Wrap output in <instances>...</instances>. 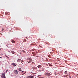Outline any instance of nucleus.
<instances>
[{"label": "nucleus", "mask_w": 78, "mask_h": 78, "mask_svg": "<svg viewBox=\"0 0 78 78\" xmlns=\"http://www.w3.org/2000/svg\"><path fill=\"white\" fill-rule=\"evenodd\" d=\"M32 61V59L30 58H28L27 59V62L30 63Z\"/></svg>", "instance_id": "1"}, {"label": "nucleus", "mask_w": 78, "mask_h": 78, "mask_svg": "<svg viewBox=\"0 0 78 78\" xmlns=\"http://www.w3.org/2000/svg\"><path fill=\"white\" fill-rule=\"evenodd\" d=\"M2 75L1 76V78H6V76H5V74L2 73Z\"/></svg>", "instance_id": "2"}, {"label": "nucleus", "mask_w": 78, "mask_h": 78, "mask_svg": "<svg viewBox=\"0 0 78 78\" xmlns=\"http://www.w3.org/2000/svg\"><path fill=\"white\" fill-rule=\"evenodd\" d=\"M44 75L46 76H50V75H51V74L48 73H45Z\"/></svg>", "instance_id": "3"}, {"label": "nucleus", "mask_w": 78, "mask_h": 78, "mask_svg": "<svg viewBox=\"0 0 78 78\" xmlns=\"http://www.w3.org/2000/svg\"><path fill=\"white\" fill-rule=\"evenodd\" d=\"M14 72L15 74H18L19 73L18 71L16 69L14 70Z\"/></svg>", "instance_id": "4"}, {"label": "nucleus", "mask_w": 78, "mask_h": 78, "mask_svg": "<svg viewBox=\"0 0 78 78\" xmlns=\"http://www.w3.org/2000/svg\"><path fill=\"white\" fill-rule=\"evenodd\" d=\"M34 78V76H28L27 77V78Z\"/></svg>", "instance_id": "5"}, {"label": "nucleus", "mask_w": 78, "mask_h": 78, "mask_svg": "<svg viewBox=\"0 0 78 78\" xmlns=\"http://www.w3.org/2000/svg\"><path fill=\"white\" fill-rule=\"evenodd\" d=\"M32 69L33 70H34V69H37V67L35 66H34L33 67Z\"/></svg>", "instance_id": "6"}, {"label": "nucleus", "mask_w": 78, "mask_h": 78, "mask_svg": "<svg viewBox=\"0 0 78 78\" xmlns=\"http://www.w3.org/2000/svg\"><path fill=\"white\" fill-rule=\"evenodd\" d=\"M20 61H21V59H20V58L18 59L17 60L18 62H20Z\"/></svg>", "instance_id": "7"}, {"label": "nucleus", "mask_w": 78, "mask_h": 78, "mask_svg": "<svg viewBox=\"0 0 78 78\" xmlns=\"http://www.w3.org/2000/svg\"><path fill=\"white\" fill-rule=\"evenodd\" d=\"M12 65H13V66H14V67L16 66V64H15V63H12Z\"/></svg>", "instance_id": "8"}, {"label": "nucleus", "mask_w": 78, "mask_h": 78, "mask_svg": "<svg viewBox=\"0 0 78 78\" xmlns=\"http://www.w3.org/2000/svg\"><path fill=\"white\" fill-rule=\"evenodd\" d=\"M67 71H65V74L66 75H67Z\"/></svg>", "instance_id": "9"}, {"label": "nucleus", "mask_w": 78, "mask_h": 78, "mask_svg": "<svg viewBox=\"0 0 78 78\" xmlns=\"http://www.w3.org/2000/svg\"><path fill=\"white\" fill-rule=\"evenodd\" d=\"M38 68H41V67H42V66L41 65H39L38 66Z\"/></svg>", "instance_id": "10"}, {"label": "nucleus", "mask_w": 78, "mask_h": 78, "mask_svg": "<svg viewBox=\"0 0 78 78\" xmlns=\"http://www.w3.org/2000/svg\"><path fill=\"white\" fill-rule=\"evenodd\" d=\"M18 70H19V71H22V69L21 68L18 69Z\"/></svg>", "instance_id": "11"}, {"label": "nucleus", "mask_w": 78, "mask_h": 78, "mask_svg": "<svg viewBox=\"0 0 78 78\" xmlns=\"http://www.w3.org/2000/svg\"><path fill=\"white\" fill-rule=\"evenodd\" d=\"M38 77L39 78H43V77H41V76H38Z\"/></svg>", "instance_id": "12"}, {"label": "nucleus", "mask_w": 78, "mask_h": 78, "mask_svg": "<svg viewBox=\"0 0 78 78\" xmlns=\"http://www.w3.org/2000/svg\"><path fill=\"white\" fill-rule=\"evenodd\" d=\"M12 43H15L16 42L15 41H12Z\"/></svg>", "instance_id": "13"}, {"label": "nucleus", "mask_w": 78, "mask_h": 78, "mask_svg": "<svg viewBox=\"0 0 78 78\" xmlns=\"http://www.w3.org/2000/svg\"><path fill=\"white\" fill-rule=\"evenodd\" d=\"M26 41H27V40L25 39H24V40L23 41V42H26Z\"/></svg>", "instance_id": "14"}, {"label": "nucleus", "mask_w": 78, "mask_h": 78, "mask_svg": "<svg viewBox=\"0 0 78 78\" xmlns=\"http://www.w3.org/2000/svg\"><path fill=\"white\" fill-rule=\"evenodd\" d=\"M11 52L12 54H14V51H11Z\"/></svg>", "instance_id": "15"}, {"label": "nucleus", "mask_w": 78, "mask_h": 78, "mask_svg": "<svg viewBox=\"0 0 78 78\" xmlns=\"http://www.w3.org/2000/svg\"><path fill=\"white\" fill-rule=\"evenodd\" d=\"M69 75H67L66 76H64V77H67V76H68Z\"/></svg>", "instance_id": "16"}, {"label": "nucleus", "mask_w": 78, "mask_h": 78, "mask_svg": "<svg viewBox=\"0 0 78 78\" xmlns=\"http://www.w3.org/2000/svg\"><path fill=\"white\" fill-rule=\"evenodd\" d=\"M26 73V71H24V73H23L22 74V75H24Z\"/></svg>", "instance_id": "17"}, {"label": "nucleus", "mask_w": 78, "mask_h": 78, "mask_svg": "<svg viewBox=\"0 0 78 78\" xmlns=\"http://www.w3.org/2000/svg\"><path fill=\"white\" fill-rule=\"evenodd\" d=\"M23 60H21V63L22 64H23Z\"/></svg>", "instance_id": "18"}, {"label": "nucleus", "mask_w": 78, "mask_h": 78, "mask_svg": "<svg viewBox=\"0 0 78 78\" xmlns=\"http://www.w3.org/2000/svg\"><path fill=\"white\" fill-rule=\"evenodd\" d=\"M32 65H33L34 66V63L33 62H32Z\"/></svg>", "instance_id": "19"}, {"label": "nucleus", "mask_w": 78, "mask_h": 78, "mask_svg": "<svg viewBox=\"0 0 78 78\" xmlns=\"http://www.w3.org/2000/svg\"><path fill=\"white\" fill-rule=\"evenodd\" d=\"M23 53H25V51H23Z\"/></svg>", "instance_id": "20"}, {"label": "nucleus", "mask_w": 78, "mask_h": 78, "mask_svg": "<svg viewBox=\"0 0 78 78\" xmlns=\"http://www.w3.org/2000/svg\"><path fill=\"white\" fill-rule=\"evenodd\" d=\"M23 72H24L23 73H25V71H22L21 73H23Z\"/></svg>", "instance_id": "21"}, {"label": "nucleus", "mask_w": 78, "mask_h": 78, "mask_svg": "<svg viewBox=\"0 0 78 78\" xmlns=\"http://www.w3.org/2000/svg\"><path fill=\"white\" fill-rule=\"evenodd\" d=\"M39 47H41V48H42V46H41V45H39Z\"/></svg>", "instance_id": "22"}, {"label": "nucleus", "mask_w": 78, "mask_h": 78, "mask_svg": "<svg viewBox=\"0 0 78 78\" xmlns=\"http://www.w3.org/2000/svg\"><path fill=\"white\" fill-rule=\"evenodd\" d=\"M6 56L7 57V58H9V57H8L7 56Z\"/></svg>", "instance_id": "23"}, {"label": "nucleus", "mask_w": 78, "mask_h": 78, "mask_svg": "<svg viewBox=\"0 0 78 78\" xmlns=\"http://www.w3.org/2000/svg\"><path fill=\"white\" fill-rule=\"evenodd\" d=\"M36 55V54H34L33 55V56H35Z\"/></svg>", "instance_id": "24"}, {"label": "nucleus", "mask_w": 78, "mask_h": 78, "mask_svg": "<svg viewBox=\"0 0 78 78\" xmlns=\"http://www.w3.org/2000/svg\"><path fill=\"white\" fill-rule=\"evenodd\" d=\"M49 66H51L52 65L51 64H49Z\"/></svg>", "instance_id": "25"}, {"label": "nucleus", "mask_w": 78, "mask_h": 78, "mask_svg": "<svg viewBox=\"0 0 78 78\" xmlns=\"http://www.w3.org/2000/svg\"><path fill=\"white\" fill-rule=\"evenodd\" d=\"M0 58H2V59H3V58H2V57H0Z\"/></svg>", "instance_id": "26"}, {"label": "nucleus", "mask_w": 78, "mask_h": 78, "mask_svg": "<svg viewBox=\"0 0 78 78\" xmlns=\"http://www.w3.org/2000/svg\"><path fill=\"white\" fill-rule=\"evenodd\" d=\"M4 29H3L2 30V31H4Z\"/></svg>", "instance_id": "27"}, {"label": "nucleus", "mask_w": 78, "mask_h": 78, "mask_svg": "<svg viewBox=\"0 0 78 78\" xmlns=\"http://www.w3.org/2000/svg\"><path fill=\"white\" fill-rule=\"evenodd\" d=\"M43 71H44V69H42V72H43Z\"/></svg>", "instance_id": "28"}, {"label": "nucleus", "mask_w": 78, "mask_h": 78, "mask_svg": "<svg viewBox=\"0 0 78 78\" xmlns=\"http://www.w3.org/2000/svg\"><path fill=\"white\" fill-rule=\"evenodd\" d=\"M6 70V72H8V69H7V70Z\"/></svg>", "instance_id": "29"}, {"label": "nucleus", "mask_w": 78, "mask_h": 78, "mask_svg": "<svg viewBox=\"0 0 78 78\" xmlns=\"http://www.w3.org/2000/svg\"><path fill=\"white\" fill-rule=\"evenodd\" d=\"M37 58H38L39 57V56H37Z\"/></svg>", "instance_id": "30"}, {"label": "nucleus", "mask_w": 78, "mask_h": 78, "mask_svg": "<svg viewBox=\"0 0 78 78\" xmlns=\"http://www.w3.org/2000/svg\"><path fill=\"white\" fill-rule=\"evenodd\" d=\"M26 39H28V38L27 37H26Z\"/></svg>", "instance_id": "31"}, {"label": "nucleus", "mask_w": 78, "mask_h": 78, "mask_svg": "<svg viewBox=\"0 0 78 78\" xmlns=\"http://www.w3.org/2000/svg\"><path fill=\"white\" fill-rule=\"evenodd\" d=\"M34 53V52H32V53H33V54Z\"/></svg>", "instance_id": "32"}, {"label": "nucleus", "mask_w": 78, "mask_h": 78, "mask_svg": "<svg viewBox=\"0 0 78 78\" xmlns=\"http://www.w3.org/2000/svg\"><path fill=\"white\" fill-rule=\"evenodd\" d=\"M0 50H1V49H0Z\"/></svg>", "instance_id": "33"}, {"label": "nucleus", "mask_w": 78, "mask_h": 78, "mask_svg": "<svg viewBox=\"0 0 78 78\" xmlns=\"http://www.w3.org/2000/svg\"><path fill=\"white\" fill-rule=\"evenodd\" d=\"M71 78V77H70V78Z\"/></svg>", "instance_id": "34"}]
</instances>
